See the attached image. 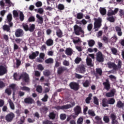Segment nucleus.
<instances>
[{"mask_svg":"<svg viewBox=\"0 0 124 124\" xmlns=\"http://www.w3.org/2000/svg\"><path fill=\"white\" fill-rule=\"evenodd\" d=\"M116 107L118 108H123V107H124V103L121 101H119L117 102Z\"/></svg>","mask_w":124,"mask_h":124,"instance_id":"bb28decb","label":"nucleus"},{"mask_svg":"<svg viewBox=\"0 0 124 124\" xmlns=\"http://www.w3.org/2000/svg\"><path fill=\"white\" fill-rule=\"evenodd\" d=\"M54 44V41L51 39H49L46 41V44L47 46H52Z\"/></svg>","mask_w":124,"mask_h":124,"instance_id":"cd10ccee","label":"nucleus"},{"mask_svg":"<svg viewBox=\"0 0 124 124\" xmlns=\"http://www.w3.org/2000/svg\"><path fill=\"white\" fill-rule=\"evenodd\" d=\"M118 11H119V8H115L114 11L112 10H109L108 11V16H112L113 15H115V14H117L118 13Z\"/></svg>","mask_w":124,"mask_h":124,"instance_id":"9b49d317","label":"nucleus"},{"mask_svg":"<svg viewBox=\"0 0 124 124\" xmlns=\"http://www.w3.org/2000/svg\"><path fill=\"white\" fill-rule=\"evenodd\" d=\"M24 102L27 104H32V103H34V100H33L32 98L28 97L24 99Z\"/></svg>","mask_w":124,"mask_h":124,"instance_id":"2eb2a0df","label":"nucleus"},{"mask_svg":"<svg viewBox=\"0 0 124 124\" xmlns=\"http://www.w3.org/2000/svg\"><path fill=\"white\" fill-rule=\"evenodd\" d=\"M36 17L37 19V22H38V24H40L41 25L43 24V17L42 16H40L38 14H37Z\"/></svg>","mask_w":124,"mask_h":124,"instance_id":"f3484780","label":"nucleus"},{"mask_svg":"<svg viewBox=\"0 0 124 124\" xmlns=\"http://www.w3.org/2000/svg\"><path fill=\"white\" fill-rule=\"evenodd\" d=\"M5 2L8 4V6H14V4L11 2L10 0H5Z\"/></svg>","mask_w":124,"mask_h":124,"instance_id":"09e8293b","label":"nucleus"},{"mask_svg":"<svg viewBox=\"0 0 124 124\" xmlns=\"http://www.w3.org/2000/svg\"><path fill=\"white\" fill-rule=\"evenodd\" d=\"M64 70H66V68L64 67H60L58 68V74H61V73H62Z\"/></svg>","mask_w":124,"mask_h":124,"instance_id":"c756f323","label":"nucleus"},{"mask_svg":"<svg viewBox=\"0 0 124 124\" xmlns=\"http://www.w3.org/2000/svg\"><path fill=\"white\" fill-rule=\"evenodd\" d=\"M84 16V15L81 13H79L77 14V18L80 20V19H82L83 17Z\"/></svg>","mask_w":124,"mask_h":124,"instance_id":"37998d69","label":"nucleus"},{"mask_svg":"<svg viewBox=\"0 0 124 124\" xmlns=\"http://www.w3.org/2000/svg\"><path fill=\"white\" fill-rule=\"evenodd\" d=\"M60 119L62 121H64L66 119V114L62 113L60 115Z\"/></svg>","mask_w":124,"mask_h":124,"instance_id":"a18cd8bd","label":"nucleus"},{"mask_svg":"<svg viewBox=\"0 0 124 124\" xmlns=\"http://www.w3.org/2000/svg\"><path fill=\"white\" fill-rule=\"evenodd\" d=\"M77 70L79 71V73H85L86 72V68H85V65H84L78 67Z\"/></svg>","mask_w":124,"mask_h":124,"instance_id":"4468645a","label":"nucleus"},{"mask_svg":"<svg viewBox=\"0 0 124 124\" xmlns=\"http://www.w3.org/2000/svg\"><path fill=\"white\" fill-rule=\"evenodd\" d=\"M44 75L45 76H49V75H51V72L48 70H45L44 71Z\"/></svg>","mask_w":124,"mask_h":124,"instance_id":"8fccbe9b","label":"nucleus"},{"mask_svg":"<svg viewBox=\"0 0 124 124\" xmlns=\"http://www.w3.org/2000/svg\"><path fill=\"white\" fill-rule=\"evenodd\" d=\"M70 87L72 90L74 91H78L79 89V84L76 82H72L70 84Z\"/></svg>","mask_w":124,"mask_h":124,"instance_id":"1a4fd4ad","label":"nucleus"},{"mask_svg":"<svg viewBox=\"0 0 124 124\" xmlns=\"http://www.w3.org/2000/svg\"><path fill=\"white\" fill-rule=\"evenodd\" d=\"M15 117V115L14 113H10L6 116V121H7V122H11Z\"/></svg>","mask_w":124,"mask_h":124,"instance_id":"0eeeda50","label":"nucleus"},{"mask_svg":"<svg viewBox=\"0 0 124 124\" xmlns=\"http://www.w3.org/2000/svg\"><path fill=\"white\" fill-rule=\"evenodd\" d=\"M90 85H91V82L88 80H85L82 82V86L84 88H88V87H90Z\"/></svg>","mask_w":124,"mask_h":124,"instance_id":"aec40b11","label":"nucleus"},{"mask_svg":"<svg viewBox=\"0 0 124 124\" xmlns=\"http://www.w3.org/2000/svg\"><path fill=\"white\" fill-rule=\"evenodd\" d=\"M8 102L9 104L10 107L12 110H15V106L14 105V103H13V102L11 100V99H9L8 100Z\"/></svg>","mask_w":124,"mask_h":124,"instance_id":"5701e85b","label":"nucleus"},{"mask_svg":"<svg viewBox=\"0 0 124 124\" xmlns=\"http://www.w3.org/2000/svg\"><path fill=\"white\" fill-rule=\"evenodd\" d=\"M3 30L6 31H10V27L7 25H4L3 26Z\"/></svg>","mask_w":124,"mask_h":124,"instance_id":"c9c22d12","label":"nucleus"},{"mask_svg":"<svg viewBox=\"0 0 124 124\" xmlns=\"http://www.w3.org/2000/svg\"><path fill=\"white\" fill-rule=\"evenodd\" d=\"M24 18H25V16H24V14H23V12H20L19 19H20V21H24Z\"/></svg>","mask_w":124,"mask_h":124,"instance_id":"ea45409f","label":"nucleus"},{"mask_svg":"<svg viewBox=\"0 0 124 124\" xmlns=\"http://www.w3.org/2000/svg\"><path fill=\"white\" fill-rule=\"evenodd\" d=\"M22 26L24 30H25V31H29V26H28V24H27L26 23H23L22 24Z\"/></svg>","mask_w":124,"mask_h":124,"instance_id":"79ce46f5","label":"nucleus"},{"mask_svg":"<svg viewBox=\"0 0 124 124\" xmlns=\"http://www.w3.org/2000/svg\"><path fill=\"white\" fill-rule=\"evenodd\" d=\"M39 55V52L35 51L34 52H32L31 54L29 55V59L31 60H33L36 58Z\"/></svg>","mask_w":124,"mask_h":124,"instance_id":"ddd939ff","label":"nucleus"},{"mask_svg":"<svg viewBox=\"0 0 124 124\" xmlns=\"http://www.w3.org/2000/svg\"><path fill=\"white\" fill-rule=\"evenodd\" d=\"M14 78L15 80H16L17 81H18L20 79H23L26 83H29L30 82L29 75L26 73L22 74L20 76H19L17 73H15L14 74Z\"/></svg>","mask_w":124,"mask_h":124,"instance_id":"f257e3e1","label":"nucleus"},{"mask_svg":"<svg viewBox=\"0 0 124 124\" xmlns=\"http://www.w3.org/2000/svg\"><path fill=\"white\" fill-rule=\"evenodd\" d=\"M81 61H82V59H81V58L77 57L75 60V63L78 64Z\"/></svg>","mask_w":124,"mask_h":124,"instance_id":"e2e57ef3","label":"nucleus"},{"mask_svg":"<svg viewBox=\"0 0 124 124\" xmlns=\"http://www.w3.org/2000/svg\"><path fill=\"white\" fill-rule=\"evenodd\" d=\"M100 12L102 15H105L106 14V9L104 8H100Z\"/></svg>","mask_w":124,"mask_h":124,"instance_id":"e433bc0d","label":"nucleus"},{"mask_svg":"<svg viewBox=\"0 0 124 124\" xmlns=\"http://www.w3.org/2000/svg\"><path fill=\"white\" fill-rule=\"evenodd\" d=\"M74 110L75 112V115H73V117L74 119H75V118L78 117V115L81 113V107L79 106H77L74 108Z\"/></svg>","mask_w":124,"mask_h":124,"instance_id":"423d86ee","label":"nucleus"},{"mask_svg":"<svg viewBox=\"0 0 124 124\" xmlns=\"http://www.w3.org/2000/svg\"><path fill=\"white\" fill-rule=\"evenodd\" d=\"M36 91L38 93H42V86L38 85L36 87Z\"/></svg>","mask_w":124,"mask_h":124,"instance_id":"58836bf2","label":"nucleus"},{"mask_svg":"<svg viewBox=\"0 0 124 124\" xmlns=\"http://www.w3.org/2000/svg\"><path fill=\"white\" fill-rule=\"evenodd\" d=\"M75 106V103L74 102L71 103L70 104H67L61 107H59L58 109L61 110H64L67 109H69L70 108H72V107Z\"/></svg>","mask_w":124,"mask_h":124,"instance_id":"20e7f679","label":"nucleus"},{"mask_svg":"<svg viewBox=\"0 0 124 124\" xmlns=\"http://www.w3.org/2000/svg\"><path fill=\"white\" fill-rule=\"evenodd\" d=\"M24 34V31L22 29H17L15 32L16 37H21Z\"/></svg>","mask_w":124,"mask_h":124,"instance_id":"9d476101","label":"nucleus"},{"mask_svg":"<svg viewBox=\"0 0 124 124\" xmlns=\"http://www.w3.org/2000/svg\"><path fill=\"white\" fill-rule=\"evenodd\" d=\"M14 17H18L19 16V14L18 13V11L16 10H14L13 12Z\"/></svg>","mask_w":124,"mask_h":124,"instance_id":"338daca9","label":"nucleus"},{"mask_svg":"<svg viewBox=\"0 0 124 124\" xmlns=\"http://www.w3.org/2000/svg\"><path fill=\"white\" fill-rule=\"evenodd\" d=\"M57 35L58 36V37H62V32L61 30H58L57 31Z\"/></svg>","mask_w":124,"mask_h":124,"instance_id":"4c0bfd02","label":"nucleus"},{"mask_svg":"<svg viewBox=\"0 0 124 124\" xmlns=\"http://www.w3.org/2000/svg\"><path fill=\"white\" fill-rule=\"evenodd\" d=\"M20 90H21V91H26V92H30L31 91L30 88L26 86L20 87Z\"/></svg>","mask_w":124,"mask_h":124,"instance_id":"f704fd0d","label":"nucleus"},{"mask_svg":"<svg viewBox=\"0 0 124 124\" xmlns=\"http://www.w3.org/2000/svg\"><path fill=\"white\" fill-rule=\"evenodd\" d=\"M49 117L51 120H54L56 117V114L54 112H51L49 115Z\"/></svg>","mask_w":124,"mask_h":124,"instance_id":"49530a36","label":"nucleus"},{"mask_svg":"<svg viewBox=\"0 0 124 124\" xmlns=\"http://www.w3.org/2000/svg\"><path fill=\"white\" fill-rule=\"evenodd\" d=\"M93 98V102L94 104H96V105H98L99 103H98V99H97V97H96V96H94Z\"/></svg>","mask_w":124,"mask_h":124,"instance_id":"6e6d98bb","label":"nucleus"},{"mask_svg":"<svg viewBox=\"0 0 124 124\" xmlns=\"http://www.w3.org/2000/svg\"><path fill=\"white\" fill-rule=\"evenodd\" d=\"M115 93H116V90L112 89L110 92L106 93V96H107V97H113V96L115 95Z\"/></svg>","mask_w":124,"mask_h":124,"instance_id":"f8f14e48","label":"nucleus"},{"mask_svg":"<svg viewBox=\"0 0 124 124\" xmlns=\"http://www.w3.org/2000/svg\"><path fill=\"white\" fill-rule=\"evenodd\" d=\"M115 30L117 32L118 35H119V36H122L123 32H122V29H121V28L117 26L115 27Z\"/></svg>","mask_w":124,"mask_h":124,"instance_id":"412c9836","label":"nucleus"},{"mask_svg":"<svg viewBox=\"0 0 124 124\" xmlns=\"http://www.w3.org/2000/svg\"><path fill=\"white\" fill-rule=\"evenodd\" d=\"M95 119L96 120V121H97V122H99L100 124H102V121L101 120V118H100V117L96 116V117H95Z\"/></svg>","mask_w":124,"mask_h":124,"instance_id":"13d9d810","label":"nucleus"},{"mask_svg":"<svg viewBox=\"0 0 124 124\" xmlns=\"http://www.w3.org/2000/svg\"><path fill=\"white\" fill-rule=\"evenodd\" d=\"M107 64L109 68H113L114 70H117V67H116V64H115V63L109 62H108Z\"/></svg>","mask_w":124,"mask_h":124,"instance_id":"dca6fc26","label":"nucleus"},{"mask_svg":"<svg viewBox=\"0 0 124 124\" xmlns=\"http://www.w3.org/2000/svg\"><path fill=\"white\" fill-rule=\"evenodd\" d=\"M45 62H46V63H47V64H51L52 63H54V59L51 58H48L45 61Z\"/></svg>","mask_w":124,"mask_h":124,"instance_id":"393cba45","label":"nucleus"},{"mask_svg":"<svg viewBox=\"0 0 124 124\" xmlns=\"http://www.w3.org/2000/svg\"><path fill=\"white\" fill-rule=\"evenodd\" d=\"M73 42L74 44H77V43H79V42H82L81 39L78 37H74L73 38Z\"/></svg>","mask_w":124,"mask_h":124,"instance_id":"4be33fe9","label":"nucleus"},{"mask_svg":"<svg viewBox=\"0 0 124 124\" xmlns=\"http://www.w3.org/2000/svg\"><path fill=\"white\" fill-rule=\"evenodd\" d=\"M95 21L94 23V31H98V29L101 27V19L99 17L98 18H94Z\"/></svg>","mask_w":124,"mask_h":124,"instance_id":"7ed1b4c3","label":"nucleus"},{"mask_svg":"<svg viewBox=\"0 0 124 124\" xmlns=\"http://www.w3.org/2000/svg\"><path fill=\"white\" fill-rule=\"evenodd\" d=\"M86 62L87 65H89L90 66H93V64L92 62V59L87 57L86 59Z\"/></svg>","mask_w":124,"mask_h":124,"instance_id":"a878e982","label":"nucleus"},{"mask_svg":"<svg viewBox=\"0 0 124 124\" xmlns=\"http://www.w3.org/2000/svg\"><path fill=\"white\" fill-rule=\"evenodd\" d=\"M88 45L90 47H93L94 45V44H95V42L93 40H90L88 41Z\"/></svg>","mask_w":124,"mask_h":124,"instance_id":"2f4dec72","label":"nucleus"},{"mask_svg":"<svg viewBox=\"0 0 124 124\" xmlns=\"http://www.w3.org/2000/svg\"><path fill=\"white\" fill-rule=\"evenodd\" d=\"M37 69H38V70H41V71H42V70H44V67L42 64L37 65Z\"/></svg>","mask_w":124,"mask_h":124,"instance_id":"603ef678","label":"nucleus"},{"mask_svg":"<svg viewBox=\"0 0 124 124\" xmlns=\"http://www.w3.org/2000/svg\"><path fill=\"white\" fill-rule=\"evenodd\" d=\"M74 30L75 31V34L76 35H80V32L81 33V37H84L85 35H84V33H85V32L84 31V30H82V28H81L79 26H78V25H75L74 26Z\"/></svg>","mask_w":124,"mask_h":124,"instance_id":"f03ea898","label":"nucleus"},{"mask_svg":"<svg viewBox=\"0 0 124 124\" xmlns=\"http://www.w3.org/2000/svg\"><path fill=\"white\" fill-rule=\"evenodd\" d=\"M119 15L121 18H124V10L120 9L119 10Z\"/></svg>","mask_w":124,"mask_h":124,"instance_id":"4d7b16f0","label":"nucleus"},{"mask_svg":"<svg viewBox=\"0 0 124 124\" xmlns=\"http://www.w3.org/2000/svg\"><path fill=\"white\" fill-rule=\"evenodd\" d=\"M84 119L82 117H79L77 121V124H83Z\"/></svg>","mask_w":124,"mask_h":124,"instance_id":"a19ab883","label":"nucleus"},{"mask_svg":"<svg viewBox=\"0 0 124 124\" xmlns=\"http://www.w3.org/2000/svg\"><path fill=\"white\" fill-rule=\"evenodd\" d=\"M5 87V83L2 81H0V89H3Z\"/></svg>","mask_w":124,"mask_h":124,"instance_id":"69168bd1","label":"nucleus"},{"mask_svg":"<svg viewBox=\"0 0 124 124\" xmlns=\"http://www.w3.org/2000/svg\"><path fill=\"white\" fill-rule=\"evenodd\" d=\"M96 56V59L97 62H104V56H103L101 52L99 51L97 53Z\"/></svg>","mask_w":124,"mask_h":124,"instance_id":"39448f33","label":"nucleus"},{"mask_svg":"<svg viewBox=\"0 0 124 124\" xmlns=\"http://www.w3.org/2000/svg\"><path fill=\"white\" fill-rule=\"evenodd\" d=\"M7 73V68L4 66H0V76Z\"/></svg>","mask_w":124,"mask_h":124,"instance_id":"6e6552de","label":"nucleus"},{"mask_svg":"<svg viewBox=\"0 0 124 124\" xmlns=\"http://www.w3.org/2000/svg\"><path fill=\"white\" fill-rule=\"evenodd\" d=\"M116 62L118 63L117 65H116V70H118L122 67V61L120 60H117Z\"/></svg>","mask_w":124,"mask_h":124,"instance_id":"b1692460","label":"nucleus"},{"mask_svg":"<svg viewBox=\"0 0 124 124\" xmlns=\"http://www.w3.org/2000/svg\"><path fill=\"white\" fill-rule=\"evenodd\" d=\"M103 121L105 123L107 124L110 122V119H109V116H107V115H105L103 117Z\"/></svg>","mask_w":124,"mask_h":124,"instance_id":"473e14b6","label":"nucleus"},{"mask_svg":"<svg viewBox=\"0 0 124 124\" xmlns=\"http://www.w3.org/2000/svg\"><path fill=\"white\" fill-rule=\"evenodd\" d=\"M108 103L106 102V99H103L102 101V106L103 107H106L108 106Z\"/></svg>","mask_w":124,"mask_h":124,"instance_id":"5fc2aeb1","label":"nucleus"},{"mask_svg":"<svg viewBox=\"0 0 124 124\" xmlns=\"http://www.w3.org/2000/svg\"><path fill=\"white\" fill-rule=\"evenodd\" d=\"M47 111H48V108L46 107H44L41 109V113H46Z\"/></svg>","mask_w":124,"mask_h":124,"instance_id":"680f3d73","label":"nucleus"},{"mask_svg":"<svg viewBox=\"0 0 124 124\" xmlns=\"http://www.w3.org/2000/svg\"><path fill=\"white\" fill-rule=\"evenodd\" d=\"M35 29V25L30 24L28 31H29L32 32L34 31Z\"/></svg>","mask_w":124,"mask_h":124,"instance_id":"7c9ffc66","label":"nucleus"},{"mask_svg":"<svg viewBox=\"0 0 124 124\" xmlns=\"http://www.w3.org/2000/svg\"><path fill=\"white\" fill-rule=\"evenodd\" d=\"M7 19L8 22H11L12 20V15L11 14H9L7 16Z\"/></svg>","mask_w":124,"mask_h":124,"instance_id":"c03bdc74","label":"nucleus"},{"mask_svg":"<svg viewBox=\"0 0 124 124\" xmlns=\"http://www.w3.org/2000/svg\"><path fill=\"white\" fill-rule=\"evenodd\" d=\"M5 92L8 95H10L11 94V89L7 88L5 90Z\"/></svg>","mask_w":124,"mask_h":124,"instance_id":"052dcab7","label":"nucleus"},{"mask_svg":"<svg viewBox=\"0 0 124 124\" xmlns=\"http://www.w3.org/2000/svg\"><path fill=\"white\" fill-rule=\"evenodd\" d=\"M60 20V17H59V16H57L55 18H54V20L55 21L54 22V23L55 24V25H59V24H60V23H59L58 21Z\"/></svg>","mask_w":124,"mask_h":124,"instance_id":"bf43d9fd","label":"nucleus"},{"mask_svg":"<svg viewBox=\"0 0 124 124\" xmlns=\"http://www.w3.org/2000/svg\"><path fill=\"white\" fill-rule=\"evenodd\" d=\"M107 20L109 22H111V23L115 22V18H114L113 16L107 17Z\"/></svg>","mask_w":124,"mask_h":124,"instance_id":"864d4df0","label":"nucleus"},{"mask_svg":"<svg viewBox=\"0 0 124 124\" xmlns=\"http://www.w3.org/2000/svg\"><path fill=\"white\" fill-rule=\"evenodd\" d=\"M65 54L67 56H71L73 54V50L71 48H67L65 50Z\"/></svg>","mask_w":124,"mask_h":124,"instance_id":"a211bd4d","label":"nucleus"},{"mask_svg":"<svg viewBox=\"0 0 124 124\" xmlns=\"http://www.w3.org/2000/svg\"><path fill=\"white\" fill-rule=\"evenodd\" d=\"M115 102H116V100H115V99L113 98L109 99L107 101L108 104H110L111 105L115 104Z\"/></svg>","mask_w":124,"mask_h":124,"instance_id":"c85d7f7f","label":"nucleus"},{"mask_svg":"<svg viewBox=\"0 0 124 124\" xmlns=\"http://www.w3.org/2000/svg\"><path fill=\"white\" fill-rule=\"evenodd\" d=\"M88 114L89 115L92 116V117H94V116H95V113H94V111H93V110H89L88 111Z\"/></svg>","mask_w":124,"mask_h":124,"instance_id":"3c124183","label":"nucleus"},{"mask_svg":"<svg viewBox=\"0 0 124 124\" xmlns=\"http://www.w3.org/2000/svg\"><path fill=\"white\" fill-rule=\"evenodd\" d=\"M92 96H93V94L90 93L89 94V96L86 98V99L85 100L86 103H87V104L90 103V101H91Z\"/></svg>","mask_w":124,"mask_h":124,"instance_id":"72a5a7b5","label":"nucleus"},{"mask_svg":"<svg viewBox=\"0 0 124 124\" xmlns=\"http://www.w3.org/2000/svg\"><path fill=\"white\" fill-rule=\"evenodd\" d=\"M36 7H40L42 6V2L41 1H38L35 3Z\"/></svg>","mask_w":124,"mask_h":124,"instance_id":"774afa93","label":"nucleus"},{"mask_svg":"<svg viewBox=\"0 0 124 124\" xmlns=\"http://www.w3.org/2000/svg\"><path fill=\"white\" fill-rule=\"evenodd\" d=\"M87 30L89 31H91L93 30V24H89L87 26Z\"/></svg>","mask_w":124,"mask_h":124,"instance_id":"0e129e2a","label":"nucleus"},{"mask_svg":"<svg viewBox=\"0 0 124 124\" xmlns=\"http://www.w3.org/2000/svg\"><path fill=\"white\" fill-rule=\"evenodd\" d=\"M110 50L112 52V53L113 54V55H117V48L115 47H111Z\"/></svg>","mask_w":124,"mask_h":124,"instance_id":"de8ad7c7","label":"nucleus"},{"mask_svg":"<svg viewBox=\"0 0 124 124\" xmlns=\"http://www.w3.org/2000/svg\"><path fill=\"white\" fill-rule=\"evenodd\" d=\"M103 84L104 86H105L106 90H107V91H109V90H110V83L108 79L106 80V82H103Z\"/></svg>","mask_w":124,"mask_h":124,"instance_id":"6ab92c4d","label":"nucleus"}]
</instances>
